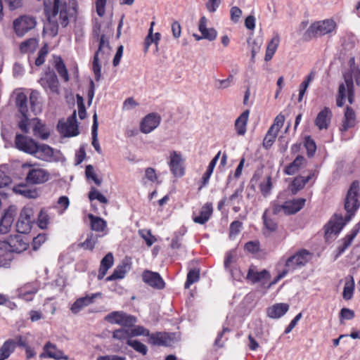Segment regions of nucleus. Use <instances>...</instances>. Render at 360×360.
I'll use <instances>...</instances> for the list:
<instances>
[{
    "mask_svg": "<svg viewBox=\"0 0 360 360\" xmlns=\"http://www.w3.org/2000/svg\"><path fill=\"white\" fill-rule=\"evenodd\" d=\"M6 241L12 254L13 252L20 253L26 250L29 246L27 242L20 235L11 236Z\"/></svg>",
    "mask_w": 360,
    "mask_h": 360,
    "instance_id": "23",
    "label": "nucleus"
},
{
    "mask_svg": "<svg viewBox=\"0 0 360 360\" xmlns=\"http://www.w3.org/2000/svg\"><path fill=\"white\" fill-rule=\"evenodd\" d=\"M277 133L274 132L273 128H269L263 141V146L266 149L271 148L277 136Z\"/></svg>",
    "mask_w": 360,
    "mask_h": 360,
    "instance_id": "57",
    "label": "nucleus"
},
{
    "mask_svg": "<svg viewBox=\"0 0 360 360\" xmlns=\"http://www.w3.org/2000/svg\"><path fill=\"white\" fill-rule=\"evenodd\" d=\"M110 53V45L105 35H101L99 39L98 49L96 52L92 64V70L94 73L96 81H99L101 77V65L99 63L100 58L107 59Z\"/></svg>",
    "mask_w": 360,
    "mask_h": 360,
    "instance_id": "1",
    "label": "nucleus"
},
{
    "mask_svg": "<svg viewBox=\"0 0 360 360\" xmlns=\"http://www.w3.org/2000/svg\"><path fill=\"white\" fill-rule=\"evenodd\" d=\"M129 269L130 266L127 262H122L121 264L116 266L113 273L106 278V281H111L123 278Z\"/></svg>",
    "mask_w": 360,
    "mask_h": 360,
    "instance_id": "35",
    "label": "nucleus"
},
{
    "mask_svg": "<svg viewBox=\"0 0 360 360\" xmlns=\"http://www.w3.org/2000/svg\"><path fill=\"white\" fill-rule=\"evenodd\" d=\"M16 106L22 116H27L29 113L27 97L23 92L18 93L15 98Z\"/></svg>",
    "mask_w": 360,
    "mask_h": 360,
    "instance_id": "37",
    "label": "nucleus"
},
{
    "mask_svg": "<svg viewBox=\"0 0 360 360\" xmlns=\"http://www.w3.org/2000/svg\"><path fill=\"white\" fill-rule=\"evenodd\" d=\"M176 340L175 333H150L148 341L150 344L158 346H171Z\"/></svg>",
    "mask_w": 360,
    "mask_h": 360,
    "instance_id": "13",
    "label": "nucleus"
},
{
    "mask_svg": "<svg viewBox=\"0 0 360 360\" xmlns=\"http://www.w3.org/2000/svg\"><path fill=\"white\" fill-rule=\"evenodd\" d=\"M50 173L45 169L34 167L30 165V169L26 176V181L30 184H41L48 181Z\"/></svg>",
    "mask_w": 360,
    "mask_h": 360,
    "instance_id": "11",
    "label": "nucleus"
},
{
    "mask_svg": "<svg viewBox=\"0 0 360 360\" xmlns=\"http://www.w3.org/2000/svg\"><path fill=\"white\" fill-rule=\"evenodd\" d=\"M272 188L271 177L270 176H266L259 184V189L264 197H267L270 195Z\"/></svg>",
    "mask_w": 360,
    "mask_h": 360,
    "instance_id": "48",
    "label": "nucleus"
},
{
    "mask_svg": "<svg viewBox=\"0 0 360 360\" xmlns=\"http://www.w3.org/2000/svg\"><path fill=\"white\" fill-rule=\"evenodd\" d=\"M289 309V305L286 303H278L267 309V315L271 319H279Z\"/></svg>",
    "mask_w": 360,
    "mask_h": 360,
    "instance_id": "29",
    "label": "nucleus"
},
{
    "mask_svg": "<svg viewBox=\"0 0 360 360\" xmlns=\"http://www.w3.org/2000/svg\"><path fill=\"white\" fill-rule=\"evenodd\" d=\"M101 292H96L77 299L70 307L71 311L75 314L79 313L84 307L94 303L95 299L101 297Z\"/></svg>",
    "mask_w": 360,
    "mask_h": 360,
    "instance_id": "22",
    "label": "nucleus"
},
{
    "mask_svg": "<svg viewBox=\"0 0 360 360\" xmlns=\"http://www.w3.org/2000/svg\"><path fill=\"white\" fill-rule=\"evenodd\" d=\"M314 176V172H311L307 176L304 177L299 176L295 178L290 185V191L293 194L297 193L300 190L303 188L306 184Z\"/></svg>",
    "mask_w": 360,
    "mask_h": 360,
    "instance_id": "34",
    "label": "nucleus"
},
{
    "mask_svg": "<svg viewBox=\"0 0 360 360\" xmlns=\"http://www.w3.org/2000/svg\"><path fill=\"white\" fill-rule=\"evenodd\" d=\"M55 68L56 71L58 72L59 76L65 81L68 82L69 80V75L68 72V70L66 68V66L65 63H63V60L60 57H56L55 58Z\"/></svg>",
    "mask_w": 360,
    "mask_h": 360,
    "instance_id": "43",
    "label": "nucleus"
},
{
    "mask_svg": "<svg viewBox=\"0 0 360 360\" xmlns=\"http://www.w3.org/2000/svg\"><path fill=\"white\" fill-rule=\"evenodd\" d=\"M310 259L311 253L306 250H302L286 260L285 269L288 273L301 269L305 266Z\"/></svg>",
    "mask_w": 360,
    "mask_h": 360,
    "instance_id": "7",
    "label": "nucleus"
},
{
    "mask_svg": "<svg viewBox=\"0 0 360 360\" xmlns=\"http://www.w3.org/2000/svg\"><path fill=\"white\" fill-rule=\"evenodd\" d=\"M127 344L131 347H132L136 352L143 355H146L148 352L147 347L142 342H139V340H128Z\"/></svg>",
    "mask_w": 360,
    "mask_h": 360,
    "instance_id": "54",
    "label": "nucleus"
},
{
    "mask_svg": "<svg viewBox=\"0 0 360 360\" xmlns=\"http://www.w3.org/2000/svg\"><path fill=\"white\" fill-rule=\"evenodd\" d=\"M184 160L181 152L172 150L169 153L167 164L174 176L181 177L184 175Z\"/></svg>",
    "mask_w": 360,
    "mask_h": 360,
    "instance_id": "9",
    "label": "nucleus"
},
{
    "mask_svg": "<svg viewBox=\"0 0 360 360\" xmlns=\"http://www.w3.org/2000/svg\"><path fill=\"white\" fill-rule=\"evenodd\" d=\"M200 278V271L197 269H191L186 278V281L184 284L185 288H188L193 283L197 282Z\"/></svg>",
    "mask_w": 360,
    "mask_h": 360,
    "instance_id": "50",
    "label": "nucleus"
},
{
    "mask_svg": "<svg viewBox=\"0 0 360 360\" xmlns=\"http://www.w3.org/2000/svg\"><path fill=\"white\" fill-rule=\"evenodd\" d=\"M314 79V73L311 72L300 85L298 101L300 102L309 87L311 82Z\"/></svg>",
    "mask_w": 360,
    "mask_h": 360,
    "instance_id": "56",
    "label": "nucleus"
},
{
    "mask_svg": "<svg viewBox=\"0 0 360 360\" xmlns=\"http://www.w3.org/2000/svg\"><path fill=\"white\" fill-rule=\"evenodd\" d=\"M13 260V254L6 240H0V267H8Z\"/></svg>",
    "mask_w": 360,
    "mask_h": 360,
    "instance_id": "27",
    "label": "nucleus"
},
{
    "mask_svg": "<svg viewBox=\"0 0 360 360\" xmlns=\"http://www.w3.org/2000/svg\"><path fill=\"white\" fill-rule=\"evenodd\" d=\"M39 82L46 91L58 93L59 82L53 71L46 72L39 80Z\"/></svg>",
    "mask_w": 360,
    "mask_h": 360,
    "instance_id": "14",
    "label": "nucleus"
},
{
    "mask_svg": "<svg viewBox=\"0 0 360 360\" xmlns=\"http://www.w3.org/2000/svg\"><path fill=\"white\" fill-rule=\"evenodd\" d=\"M58 130L64 136H75L79 134L77 124V115L75 110L65 122H59Z\"/></svg>",
    "mask_w": 360,
    "mask_h": 360,
    "instance_id": "12",
    "label": "nucleus"
},
{
    "mask_svg": "<svg viewBox=\"0 0 360 360\" xmlns=\"http://www.w3.org/2000/svg\"><path fill=\"white\" fill-rule=\"evenodd\" d=\"M44 352L40 354V358L49 357L56 360H67L68 356L63 352L58 349L56 346L51 342L46 343L44 347Z\"/></svg>",
    "mask_w": 360,
    "mask_h": 360,
    "instance_id": "24",
    "label": "nucleus"
},
{
    "mask_svg": "<svg viewBox=\"0 0 360 360\" xmlns=\"http://www.w3.org/2000/svg\"><path fill=\"white\" fill-rule=\"evenodd\" d=\"M214 167H215V165H214L211 163H209V165L207 168L206 172L202 175L201 185L200 186V187L198 188L199 190H201L203 187L206 186L208 184L209 180H210V176L214 171Z\"/></svg>",
    "mask_w": 360,
    "mask_h": 360,
    "instance_id": "62",
    "label": "nucleus"
},
{
    "mask_svg": "<svg viewBox=\"0 0 360 360\" xmlns=\"http://www.w3.org/2000/svg\"><path fill=\"white\" fill-rule=\"evenodd\" d=\"M359 182L354 181L347 191L345 199V209L347 212L346 217L350 221L354 216L359 207L360 203L358 200Z\"/></svg>",
    "mask_w": 360,
    "mask_h": 360,
    "instance_id": "2",
    "label": "nucleus"
},
{
    "mask_svg": "<svg viewBox=\"0 0 360 360\" xmlns=\"http://www.w3.org/2000/svg\"><path fill=\"white\" fill-rule=\"evenodd\" d=\"M269 277V274L266 270H263L262 271H256L252 269H250L248 271L247 275V279L250 281L252 283H257L268 278Z\"/></svg>",
    "mask_w": 360,
    "mask_h": 360,
    "instance_id": "42",
    "label": "nucleus"
},
{
    "mask_svg": "<svg viewBox=\"0 0 360 360\" xmlns=\"http://www.w3.org/2000/svg\"><path fill=\"white\" fill-rule=\"evenodd\" d=\"M113 263V255L111 252H109L101 261V266L98 274V280H102L104 278L108 270L112 266Z\"/></svg>",
    "mask_w": 360,
    "mask_h": 360,
    "instance_id": "32",
    "label": "nucleus"
},
{
    "mask_svg": "<svg viewBox=\"0 0 360 360\" xmlns=\"http://www.w3.org/2000/svg\"><path fill=\"white\" fill-rule=\"evenodd\" d=\"M360 230V221L355 225L351 232L347 234L342 241V243L338 247V255H342L352 244L353 240L356 236Z\"/></svg>",
    "mask_w": 360,
    "mask_h": 360,
    "instance_id": "28",
    "label": "nucleus"
},
{
    "mask_svg": "<svg viewBox=\"0 0 360 360\" xmlns=\"http://www.w3.org/2000/svg\"><path fill=\"white\" fill-rule=\"evenodd\" d=\"M15 349L14 340L9 339L4 342L0 347V360L7 359Z\"/></svg>",
    "mask_w": 360,
    "mask_h": 360,
    "instance_id": "38",
    "label": "nucleus"
},
{
    "mask_svg": "<svg viewBox=\"0 0 360 360\" xmlns=\"http://www.w3.org/2000/svg\"><path fill=\"white\" fill-rule=\"evenodd\" d=\"M250 111H244L236 120L235 128L238 135H244L246 132V126Z\"/></svg>",
    "mask_w": 360,
    "mask_h": 360,
    "instance_id": "36",
    "label": "nucleus"
},
{
    "mask_svg": "<svg viewBox=\"0 0 360 360\" xmlns=\"http://www.w3.org/2000/svg\"><path fill=\"white\" fill-rule=\"evenodd\" d=\"M345 118V120L342 125V130L347 131L349 127L353 126L355 120V113L352 108H346Z\"/></svg>",
    "mask_w": 360,
    "mask_h": 360,
    "instance_id": "44",
    "label": "nucleus"
},
{
    "mask_svg": "<svg viewBox=\"0 0 360 360\" xmlns=\"http://www.w3.org/2000/svg\"><path fill=\"white\" fill-rule=\"evenodd\" d=\"M354 280L353 276L349 277V280L345 282L343 292H342V297L345 300H350L354 293Z\"/></svg>",
    "mask_w": 360,
    "mask_h": 360,
    "instance_id": "45",
    "label": "nucleus"
},
{
    "mask_svg": "<svg viewBox=\"0 0 360 360\" xmlns=\"http://www.w3.org/2000/svg\"><path fill=\"white\" fill-rule=\"evenodd\" d=\"M37 142L32 139L22 135L17 134L15 139V147L26 153L33 155L35 148H37Z\"/></svg>",
    "mask_w": 360,
    "mask_h": 360,
    "instance_id": "16",
    "label": "nucleus"
},
{
    "mask_svg": "<svg viewBox=\"0 0 360 360\" xmlns=\"http://www.w3.org/2000/svg\"><path fill=\"white\" fill-rule=\"evenodd\" d=\"M234 77L232 75H229V77L225 79H217L214 81V87L217 89H225L230 87L233 84Z\"/></svg>",
    "mask_w": 360,
    "mask_h": 360,
    "instance_id": "49",
    "label": "nucleus"
},
{
    "mask_svg": "<svg viewBox=\"0 0 360 360\" xmlns=\"http://www.w3.org/2000/svg\"><path fill=\"white\" fill-rule=\"evenodd\" d=\"M99 237H101V235L91 233L88 235L85 241L81 244V246L84 249L92 250Z\"/></svg>",
    "mask_w": 360,
    "mask_h": 360,
    "instance_id": "55",
    "label": "nucleus"
},
{
    "mask_svg": "<svg viewBox=\"0 0 360 360\" xmlns=\"http://www.w3.org/2000/svg\"><path fill=\"white\" fill-rule=\"evenodd\" d=\"M160 121L161 117L157 113H150L142 120L140 130L143 134H149L159 126Z\"/></svg>",
    "mask_w": 360,
    "mask_h": 360,
    "instance_id": "18",
    "label": "nucleus"
},
{
    "mask_svg": "<svg viewBox=\"0 0 360 360\" xmlns=\"http://www.w3.org/2000/svg\"><path fill=\"white\" fill-rule=\"evenodd\" d=\"M33 134L36 137L40 138L42 140H46L49 136V131L46 125L37 118L33 120Z\"/></svg>",
    "mask_w": 360,
    "mask_h": 360,
    "instance_id": "33",
    "label": "nucleus"
},
{
    "mask_svg": "<svg viewBox=\"0 0 360 360\" xmlns=\"http://www.w3.org/2000/svg\"><path fill=\"white\" fill-rule=\"evenodd\" d=\"M306 163V159L302 155H298L292 162L285 167L284 173L287 175H293L304 167Z\"/></svg>",
    "mask_w": 360,
    "mask_h": 360,
    "instance_id": "31",
    "label": "nucleus"
},
{
    "mask_svg": "<svg viewBox=\"0 0 360 360\" xmlns=\"http://www.w3.org/2000/svg\"><path fill=\"white\" fill-rule=\"evenodd\" d=\"M33 156L36 158L46 162L56 160L53 148L44 143H37Z\"/></svg>",
    "mask_w": 360,
    "mask_h": 360,
    "instance_id": "19",
    "label": "nucleus"
},
{
    "mask_svg": "<svg viewBox=\"0 0 360 360\" xmlns=\"http://www.w3.org/2000/svg\"><path fill=\"white\" fill-rule=\"evenodd\" d=\"M17 193H20L27 198H36L38 195L35 189H30L25 186H19L15 188Z\"/></svg>",
    "mask_w": 360,
    "mask_h": 360,
    "instance_id": "53",
    "label": "nucleus"
},
{
    "mask_svg": "<svg viewBox=\"0 0 360 360\" xmlns=\"http://www.w3.org/2000/svg\"><path fill=\"white\" fill-rule=\"evenodd\" d=\"M346 98L350 104L354 101V82L352 77L349 75H345V82L339 86L337 105L342 107Z\"/></svg>",
    "mask_w": 360,
    "mask_h": 360,
    "instance_id": "4",
    "label": "nucleus"
},
{
    "mask_svg": "<svg viewBox=\"0 0 360 360\" xmlns=\"http://www.w3.org/2000/svg\"><path fill=\"white\" fill-rule=\"evenodd\" d=\"M305 201L304 198H297L285 202L284 203V212L288 214L297 212L304 207Z\"/></svg>",
    "mask_w": 360,
    "mask_h": 360,
    "instance_id": "30",
    "label": "nucleus"
},
{
    "mask_svg": "<svg viewBox=\"0 0 360 360\" xmlns=\"http://www.w3.org/2000/svg\"><path fill=\"white\" fill-rule=\"evenodd\" d=\"M39 288V285L36 281L27 283L17 290L18 297L27 302L32 301Z\"/></svg>",
    "mask_w": 360,
    "mask_h": 360,
    "instance_id": "20",
    "label": "nucleus"
},
{
    "mask_svg": "<svg viewBox=\"0 0 360 360\" xmlns=\"http://www.w3.org/2000/svg\"><path fill=\"white\" fill-rule=\"evenodd\" d=\"M142 278L144 283L153 288L161 290L165 288V283L157 272L145 270L142 274Z\"/></svg>",
    "mask_w": 360,
    "mask_h": 360,
    "instance_id": "21",
    "label": "nucleus"
},
{
    "mask_svg": "<svg viewBox=\"0 0 360 360\" xmlns=\"http://www.w3.org/2000/svg\"><path fill=\"white\" fill-rule=\"evenodd\" d=\"M34 210L32 207H25L20 212L16 223V231L22 234L28 233L34 222Z\"/></svg>",
    "mask_w": 360,
    "mask_h": 360,
    "instance_id": "5",
    "label": "nucleus"
},
{
    "mask_svg": "<svg viewBox=\"0 0 360 360\" xmlns=\"http://www.w3.org/2000/svg\"><path fill=\"white\" fill-rule=\"evenodd\" d=\"M38 46V41L35 38H30L21 43L20 51L23 53L32 52Z\"/></svg>",
    "mask_w": 360,
    "mask_h": 360,
    "instance_id": "46",
    "label": "nucleus"
},
{
    "mask_svg": "<svg viewBox=\"0 0 360 360\" xmlns=\"http://www.w3.org/2000/svg\"><path fill=\"white\" fill-rule=\"evenodd\" d=\"M75 11V2L70 3L68 6L65 0H54L53 16L55 17L58 14L60 24L63 27H66L69 22L68 17L72 15Z\"/></svg>",
    "mask_w": 360,
    "mask_h": 360,
    "instance_id": "6",
    "label": "nucleus"
},
{
    "mask_svg": "<svg viewBox=\"0 0 360 360\" xmlns=\"http://www.w3.org/2000/svg\"><path fill=\"white\" fill-rule=\"evenodd\" d=\"M280 43V37L278 34L274 35L269 42L264 57L266 61L270 60L274 55Z\"/></svg>",
    "mask_w": 360,
    "mask_h": 360,
    "instance_id": "41",
    "label": "nucleus"
},
{
    "mask_svg": "<svg viewBox=\"0 0 360 360\" xmlns=\"http://www.w3.org/2000/svg\"><path fill=\"white\" fill-rule=\"evenodd\" d=\"M269 210H266L262 215L265 228L270 232H274L277 229V223L271 219L267 217Z\"/></svg>",
    "mask_w": 360,
    "mask_h": 360,
    "instance_id": "60",
    "label": "nucleus"
},
{
    "mask_svg": "<svg viewBox=\"0 0 360 360\" xmlns=\"http://www.w3.org/2000/svg\"><path fill=\"white\" fill-rule=\"evenodd\" d=\"M39 95V94L37 91H32L30 95V103L31 105L32 110L34 115H37L41 111L40 103L38 101Z\"/></svg>",
    "mask_w": 360,
    "mask_h": 360,
    "instance_id": "51",
    "label": "nucleus"
},
{
    "mask_svg": "<svg viewBox=\"0 0 360 360\" xmlns=\"http://www.w3.org/2000/svg\"><path fill=\"white\" fill-rule=\"evenodd\" d=\"M88 217L90 219L91 228L93 231L101 232L105 230L107 227V223L103 219L99 217H95L92 214H89Z\"/></svg>",
    "mask_w": 360,
    "mask_h": 360,
    "instance_id": "39",
    "label": "nucleus"
},
{
    "mask_svg": "<svg viewBox=\"0 0 360 360\" xmlns=\"http://www.w3.org/2000/svg\"><path fill=\"white\" fill-rule=\"evenodd\" d=\"M337 23L332 18L316 21L312 23L307 32L314 37H322L336 33Z\"/></svg>",
    "mask_w": 360,
    "mask_h": 360,
    "instance_id": "3",
    "label": "nucleus"
},
{
    "mask_svg": "<svg viewBox=\"0 0 360 360\" xmlns=\"http://www.w3.org/2000/svg\"><path fill=\"white\" fill-rule=\"evenodd\" d=\"M105 321L111 324H117L123 327H131L136 323V318L123 311H112L108 314Z\"/></svg>",
    "mask_w": 360,
    "mask_h": 360,
    "instance_id": "8",
    "label": "nucleus"
},
{
    "mask_svg": "<svg viewBox=\"0 0 360 360\" xmlns=\"http://www.w3.org/2000/svg\"><path fill=\"white\" fill-rule=\"evenodd\" d=\"M48 18L49 20L44 27V32L51 37H55L58 32V25L56 22L51 21L50 16Z\"/></svg>",
    "mask_w": 360,
    "mask_h": 360,
    "instance_id": "47",
    "label": "nucleus"
},
{
    "mask_svg": "<svg viewBox=\"0 0 360 360\" xmlns=\"http://www.w3.org/2000/svg\"><path fill=\"white\" fill-rule=\"evenodd\" d=\"M89 198L90 200H97L100 202L104 204L108 202V199L94 187L91 188V191L89 193Z\"/></svg>",
    "mask_w": 360,
    "mask_h": 360,
    "instance_id": "61",
    "label": "nucleus"
},
{
    "mask_svg": "<svg viewBox=\"0 0 360 360\" xmlns=\"http://www.w3.org/2000/svg\"><path fill=\"white\" fill-rule=\"evenodd\" d=\"M15 214L16 209L14 206H11L4 211L0 219V234H6L10 232Z\"/></svg>",
    "mask_w": 360,
    "mask_h": 360,
    "instance_id": "15",
    "label": "nucleus"
},
{
    "mask_svg": "<svg viewBox=\"0 0 360 360\" xmlns=\"http://www.w3.org/2000/svg\"><path fill=\"white\" fill-rule=\"evenodd\" d=\"M304 146L307 151V155L312 157L316 150V146L314 141L310 136L305 137Z\"/></svg>",
    "mask_w": 360,
    "mask_h": 360,
    "instance_id": "64",
    "label": "nucleus"
},
{
    "mask_svg": "<svg viewBox=\"0 0 360 360\" xmlns=\"http://www.w3.org/2000/svg\"><path fill=\"white\" fill-rule=\"evenodd\" d=\"M112 338L120 341L126 340L127 342L128 340H131L130 330L126 328H120L115 330L113 332Z\"/></svg>",
    "mask_w": 360,
    "mask_h": 360,
    "instance_id": "52",
    "label": "nucleus"
},
{
    "mask_svg": "<svg viewBox=\"0 0 360 360\" xmlns=\"http://www.w3.org/2000/svg\"><path fill=\"white\" fill-rule=\"evenodd\" d=\"M332 112L329 108L325 107L321 110L314 121L319 130L327 129L330 122Z\"/></svg>",
    "mask_w": 360,
    "mask_h": 360,
    "instance_id": "25",
    "label": "nucleus"
},
{
    "mask_svg": "<svg viewBox=\"0 0 360 360\" xmlns=\"http://www.w3.org/2000/svg\"><path fill=\"white\" fill-rule=\"evenodd\" d=\"M263 40L261 37L255 38L251 44V59L255 61V57L259 52Z\"/></svg>",
    "mask_w": 360,
    "mask_h": 360,
    "instance_id": "63",
    "label": "nucleus"
},
{
    "mask_svg": "<svg viewBox=\"0 0 360 360\" xmlns=\"http://www.w3.org/2000/svg\"><path fill=\"white\" fill-rule=\"evenodd\" d=\"M36 25V19L30 15L21 16L13 22L15 32L19 37L24 36L30 30L34 29Z\"/></svg>",
    "mask_w": 360,
    "mask_h": 360,
    "instance_id": "10",
    "label": "nucleus"
},
{
    "mask_svg": "<svg viewBox=\"0 0 360 360\" xmlns=\"http://www.w3.org/2000/svg\"><path fill=\"white\" fill-rule=\"evenodd\" d=\"M230 332V329L226 327H224L222 330L219 332L214 340V345L219 348L224 347L225 342L227 340L228 338L224 337L226 333Z\"/></svg>",
    "mask_w": 360,
    "mask_h": 360,
    "instance_id": "59",
    "label": "nucleus"
},
{
    "mask_svg": "<svg viewBox=\"0 0 360 360\" xmlns=\"http://www.w3.org/2000/svg\"><path fill=\"white\" fill-rule=\"evenodd\" d=\"M98 117L96 113L93 116V124L91 127L92 146L98 153H101V148L98 140Z\"/></svg>",
    "mask_w": 360,
    "mask_h": 360,
    "instance_id": "40",
    "label": "nucleus"
},
{
    "mask_svg": "<svg viewBox=\"0 0 360 360\" xmlns=\"http://www.w3.org/2000/svg\"><path fill=\"white\" fill-rule=\"evenodd\" d=\"M348 221H347L346 216L343 218L341 214L339 215L335 214L334 215V219H331L326 225V236L328 237L332 234H338Z\"/></svg>",
    "mask_w": 360,
    "mask_h": 360,
    "instance_id": "17",
    "label": "nucleus"
},
{
    "mask_svg": "<svg viewBox=\"0 0 360 360\" xmlns=\"http://www.w3.org/2000/svg\"><path fill=\"white\" fill-rule=\"evenodd\" d=\"M236 257L234 251H229L226 252L224 266L225 270H229L230 268L236 266Z\"/></svg>",
    "mask_w": 360,
    "mask_h": 360,
    "instance_id": "58",
    "label": "nucleus"
},
{
    "mask_svg": "<svg viewBox=\"0 0 360 360\" xmlns=\"http://www.w3.org/2000/svg\"><path fill=\"white\" fill-rule=\"evenodd\" d=\"M212 212V203L207 202L201 207L199 214H196L195 212L193 213V220L196 224H204L210 219Z\"/></svg>",
    "mask_w": 360,
    "mask_h": 360,
    "instance_id": "26",
    "label": "nucleus"
}]
</instances>
